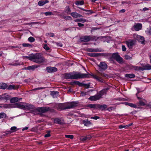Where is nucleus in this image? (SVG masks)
I'll use <instances>...</instances> for the list:
<instances>
[{"label":"nucleus","instance_id":"8fccbe9b","mask_svg":"<svg viewBox=\"0 0 151 151\" xmlns=\"http://www.w3.org/2000/svg\"><path fill=\"white\" fill-rule=\"evenodd\" d=\"M65 137L66 138H70L71 139H73L74 137L72 135H65Z\"/></svg>","mask_w":151,"mask_h":151},{"label":"nucleus","instance_id":"72a5a7b5","mask_svg":"<svg viewBox=\"0 0 151 151\" xmlns=\"http://www.w3.org/2000/svg\"><path fill=\"white\" fill-rule=\"evenodd\" d=\"M135 76V75L133 73L127 74L125 75V77L129 78H134Z\"/></svg>","mask_w":151,"mask_h":151},{"label":"nucleus","instance_id":"5fc2aeb1","mask_svg":"<svg viewBox=\"0 0 151 151\" xmlns=\"http://www.w3.org/2000/svg\"><path fill=\"white\" fill-rule=\"evenodd\" d=\"M125 59L127 60H128L129 59H131L132 58V57H130L129 55H125L124 56Z\"/></svg>","mask_w":151,"mask_h":151},{"label":"nucleus","instance_id":"a18cd8bd","mask_svg":"<svg viewBox=\"0 0 151 151\" xmlns=\"http://www.w3.org/2000/svg\"><path fill=\"white\" fill-rule=\"evenodd\" d=\"M74 83H75V84L78 85L79 86H83V83H80L78 81H74Z\"/></svg>","mask_w":151,"mask_h":151},{"label":"nucleus","instance_id":"774afa93","mask_svg":"<svg viewBox=\"0 0 151 151\" xmlns=\"http://www.w3.org/2000/svg\"><path fill=\"white\" fill-rule=\"evenodd\" d=\"M137 93L136 95L137 96H137H138V94L140 92V91L139 90V88H137Z\"/></svg>","mask_w":151,"mask_h":151},{"label":"nucleus","instance_id":"2eb2a0df","mask_svg":"<svg viewBox=\"0 0 151 151\" xmlns=\"http://www.w3.org/2000/svg\"><path fill=\"white\" fill-rule=\"evenodd\" d=\"M19 87V85H10L7 86V89L9 90L12 89L15 90L16 89H18Z\"/></svg>","mask_w":151,"mask_h":151},{"label":"nucleus","instance_id":"e433bc0d","mask_svg":"<svg viewBox=\"0 0 151 151\" xmlns=\"http://www.w3.org/2000/svg\"><path fill=\"white\" fill-rule=\"evenodd\" d=\"M23 64V63H22L20 62L15 63H10L8 64L9 65H12L14 66H16L17 65H21Z\"/></svg>","mask_w":151,"mask_h":151},{"label":"nucleus","instance_id":"bb28decb","mask_svg":"<svg viewBox=\"0 0 151 151\" xmlns=\"http://www.w3.org/2000/svg\"><path fill=\"white\" fill-rule=\"evenodd\" d=\"M87 51L88 52H100V51L99 50L98 48H89L88 49Z\"/></svg>","mask_w":151,"mask_h":151},{"label":"nucleus","instance_id":"7c9ffc66","mask_svg":"<svg viewBox=\"0 0 151 151\" xmlns=\"http://www.w3.org/2000/svg\"><path fill=\"white\" fill-rule=\"evenodd\" d=\"M151 69V65L149 64H147L144 66L143 68V70H150Z\"/></svg>","mask_w":151,"mask_h":151},{"label":"nucleus","instance_id":"a211bd4d","mask_svg":"<svg viewBox=\"0 0 151 151\" xmlns=\"http://www.w3.org/2000/svg\"><path fill=\"white\" fill-rule=\"evenodd\" d=\"M70 14L74 18H77L78 17H82L83 16L76 12L71 13Z\"/></svg>","mask_w":151,"mask_h":151},{"label":"nucleus","instance_id":"5701e85b","mask_svg":"<svg viewBox=\"0 0 151 151\" xmlns=\"http://www.w3.org/2000/svg\"><path fill=\"white\" fill-rule=\"evenodd\" d=\"M126 43L129 48H131L132 46L134 44L133 41L132 40H131L130 41H127L126 42Z\"/></svg>","mask_w":151,"mask_h":151},{"label":"nucleus","instance_id":"864d4df0","mask_svg":"<svg viewBox=\"0 0 151 151\" xmlns=\"http://www.w3.org/2000/svg\"><path fill=\"white\" fill-rule=\"evenodd\" d=\"M55 43L58 46H59L60 47H62L63 46V45L60 42H55Z\"/></svg>","mask_w":151,"mask_h":151},{"label":"nucleus","instance_id":"1a4fd4ad","mask_svg":"<svg viewBox=\"0 0 151 151\" xmlns=\"http://www.w3.org/2000/svg\"><path fill=\"white\" fill-rule=\"evenodd\" d=\"M98 67L99 68L100 71L101 70H105L107 69L108 68V66L107 64L104 62H100V64L98 65Z\"/></svg>","mask_w":151,"mask_h":151},{"label":"nucleus","instance_id":"423d86ee","mask_svg":"<svg viewBox=\"0 0 151 151\" xmlns=\"http://www.w3.org/2000/svg\"><path fill=\"white\" fill-rule=\"evenodd\" d=\"M45 60V58L41 53H37L33 54L32 60L33 62L38 64H41L43 63Z\"/></svg>","mask_w":151,"mask_h":151},{"label":"nucleus","instance_id":"f3484780","mask_svg":"<svg viewBox=\"0 0 151 151\" xmlns=\"http://www.w3.org/2000/svg\"><path fill=\"white\" fill-rule=\"evenodd\" d=\"M134 30L138 31L140 30L142 27V25L141 24L138 23L134 25Z\"/></svg>","mask_w":151,"mask_h":151},{"label":"nucleus","instance_id":"09e8293b","mask_svg":"<svg viewBox=\"0 0 151 151\" xmlns=\"http://www.w3.org/2000/svg\"><path fill=\"white\" fill-rule=\"evenodd\" d=\"M47 132V134L44 135L45 137H50L51 136L50 134V131L48 130Z\"/></svg>","mask_w":151,"mask_h":151},{"label":"nucleus","instance_id":"dca6fc26","mask_svg":"<svg viewBox=\"0 0 151 151\" xmlns=\"http://www.w3.org/2000/svg\"><path fill=\"white\" fill-rule=\"evenodd\" d=\"M124 104L126 105L129 106L131 107L138 109L140 108L136 104L127 102H124Z\"/></svg>","mask_w":151,"mask_h":151},{"label":"nucleus","instance_id":"9b49d317","mask_svg":"<svg viewBox=\"0 0 151 151\" xmlns=\"http://www.w3.org/2000/svg\"><path fill=\"white\" fill-rule=\"evenodd\" d=\"M47 71L49 73H54L58 70L57 69L54 67H47L46 69Z\"/></svg>","mask_w":151,"mask_h":151},{"label":"nucleus","instance_id":"cd10ccee","mask_svg":"<svg viewBox=\"0 0 151 151\" xmlns=\"http://www.w3.org/2000/svg\"><path fill=\"white\" fill-rule=\"evenodd\" d=\"M71 10L69 6H67L65 7L64 10V12L67 14H70Z\"/></svg>","mask_w":151,"mask_h":151},{"label":"nucleus","instance_id":"79ce46f5","mask_svg":"<svg viewBox=\"0 0 151 151\" xmlns=\"http://www.w3.org/2000/svg\"><path fill=\"white\" fill-rule=\"evenodd\" d=\"M22 45L24 47H32L33 45L32 44H29V43H23Z\"/></svg>","mask_w":151,"mask_h":151},{"label":"nucleus","instance_id":"aec40b11","mask_svg":"<svg viewBox=\"0 0 151 151\" xmlns=\"http://www.w3.org/2000/svg\"><path fill=\"white\" fill-rule=\"evenodd\" d=\"M78 7L79 9L83 10V11L87 12L86 13V14H91L94 13L93 11L91 10L85 9L83 8L79 7Z\"/></svg>","mask_w":151,"mask_h":151},{"label":"nucleus","instance_id":"4c0bfd02","mask_svg":"<svg viewBox=\"0 0 151 151\" xmlns=\"http://www.w3.org/2000/svg\"><path fill=\"white\" fill-rule=\"evenodd\" d=\"M7 116L6 114L4 112L0 113V119H5Z\"/></svg>","mask_w":151,"mask_h":151},{"label":"nucleus","instance_id":"f257e3e1","mask_svg":"<svg viewBox=\"0 0 151 151\" xmlns=\"http://www.w3.org/2000/svg\"><path fill=\"white\" fill-rule=\"evenodd\" d=\"M88 74H82L78 72L73 71V72L67 73L64 74V78L66 79H75L86 78L89 77Z\"/></svg>","mask_w":151,"mask_h":151},{"label":"nucleus","instance_id":"b1692460","mask_svg":"<svg viewBox=\"0 0 151 151\" xmlns=\"http://www.w3.org/2000/svg\"><path fill=\"white\" fill-rule=\"evenodd\" d=\"M49 2L48 0H41L38 2V4L39 6H41L44 5L46 3H48Z\"/></svg>","mask_w":151,"mask_h":151},{"label":"nucleus","instance_id":"69168bd1","mask_svg":"<svg viewBox=\"0 0 151 151\" xmlns=\"http://www.w3.org/2000/svg\"><path fill=\"white\" fill-rule=\"evenodd\" d=\"M78 25L79 27H81L84 26V24H82L81 23H78Z\"/></svg>","mask_w":151,"mask_h":151},{"label":"nucleus","instance_id":"c9c22d12","mask_svg":"<svg viewBox=\"0 0 151 151\" xmlns=\"http://www.w3.org/2000/svg\"><path fill=\"white\" fill-rule=\"evenodd\" d=\"M33 53L30 54L29 56H24L23 57L24 59H29L31 61L32 60Z\"/></svg>","mask_w":151,"mask_h":151},{"label":"nucleus","instance_id":"37998d69","mask_svg":"<svg viewBox=\"0 0 151 151\" xmlns=\"http://www.w3.org/2000/svg\"><path fill=\"white\" fill-rule=\"evenodd\" d=\"M35 40V38L32 37H30L28 39V40L30 42H34Z\"/></svg>","mask_w":151,"mask_h":151},{"label":"nucleus","instance_id":"412c9836","mask_svg":"<svg viewBox=\"0 0 151 151\" xmlns=\"http://www.w3.org/2000/svg\"><path fill=\"white\" fill-rule=\"evenodd\" d=\"M9 99L8 95H6V94H4L0 95V100H8Z\"/></svg>","mask_w":151,"mask_h":151},{"label":"nucleus","instance_id":"58836bf2","mask_svg":"<svg viewBox=\"0 0 151 151\" xmlns=\"http://www.w3.org/2000/svg\"><path fill=\"white\" fill-rule=\"evenodd\" d=\"M86 20L85 19L80 18L75 20L74 21L76 22H82V23H84L86 22Z\"/></svg>","mask_w":151,"mask_h":151},{"label":"nucleus","instance_id":"338daca9","mask_svg":"<svg viewBox=\"0 0 151 151\" xmlns=\"http://www.w3.org/2000/svg\"><path fill=\"white\" fill-rule=\"evenodd\" d=\"M99 76L101 77H103L105 76V74L103 73H100V72H98Z\"/></svg>","mask_w":151,"mask_h":151},{"label":"nucleus","instance_id":"de8ad7c7","mask_svg":"<svg viewBox=\"0 0 151 151\" xmlns=\"http://www.w3.org/2000/svg\"><path fill=\"white\" fill-rule=\"evenodd\" d=\"M46 35L47 36H49L50 37H54L55 36L54 34L51 32L47 33L46 34Z\"/></svg>","mask_w":151,"mask_h":151},{"label":"nucleus","instance_id":"3c124183","mask_svg":"<svg viewBox=\"0 0 151 151\" xmlns=\"http://www.w3.org/2000/svg\"><path fill=\"white\" fill-rule=\"evenodd\" d=\"M43 48L46 50H48L50 49V48L47 46V44H45L44 45Z\"/></svg>","mask_w":151,"mask_h":151},{"label":"nucleus","instance_id":"49530a36","mask_svg":"<svg viewBox=\"0 0 151 151\" xmlns=\"http://www.w3.org/2000/svg\"><path fill=\"white\" fill-rule=\"evenodd\" d=\"M44 14L46 16H50V15H53V13L52 12H45L44 13Z\"/></svg>","mask_w":151,"mask_h":151},{"label":"nucleus","instance_id":"a878e982","mask_svg":"<svg viewBox=\"0 0 151 151\" xmlns=\"http://www.w3.org/2000/svg\"><path fill=\"white\" fill-rule=\"evenodd\" d=\"M7 84L2 83H0V89H5L7 88Z\"/></svg>","mask_w":151,"mask_h":151},{"label":"nucleus","instance_id":"2f4dec72","mask_svg":"<svg viewBox=\"0 0 151 151\" xmlns=\"http://www.w3.org/2000/svg\"><path fill=\"white\" fill-rule=\"evenodd\" d=\"M75 4L77 6L82 5L84 4V2L83 0L81 1H78L75 2Z\"/></svg>","mask_w":151,"mask_h":151},{"label":"nucleus","instance_id":"c756f323","mask_svg":"<svg viewBox=\"0 0 151 151\" xmlns=\"http://www.w3.org/2000/svg\"><path fill=\"white\" fill-rule=\"evenodd\" d=\"M97 104H89L87 105V107L90 108H93L95 109H97Z\"/></svg>","mask_w":151,"mask_h":151},{"label":"nucleus","instance_id":"ddd939ff","mask_svg":"<svg viewBox=\"0 0 151 151\" xmlns=\"http://www.w3.org/2000/svg\"><path fill=\"white\" fill-rule=\"evenodd\" d=\"M22 98H18L17 97H14L12 98L10 100V102L11 104L13 103H15L16 102H18L22 99Z\"/></svg>","mask_w":151,"mask_h":151},{"label":"nucleus","instance_id":"f704fd0d","mask_svg":"<svg viewBox=\"0 0 151 151\" xmlns=\"http://www.w3.org/2000/svg\"><path fill=\"white\" fill-rule=\"evenodd\" d=\"M93 78H94L95 79H96L97 81L101 82H103V79H102L100 77H99L98 76H96V75H93Z\"/></svg>","mask_w":151,"mask_h":151},{"label":"nucleus","instance_id":"13d9d810","mask_svg":"<svg viewBox=\"0 0 151 151\" xmlns=\"http://www.w3.org/2000/svg\"><path fill=\"white\" fill-rule=\"evenodd\" d=\"M83 86H84L87 88H89L90 85L89 84L83 83Z\"/></svg>","mask_w":151,"mask_h":151},{"label":"nucleus","instance_id":"bf43d9fd","mask_svg":"<svg viewBox=\"0 0 151 151\" xmlns=\"http://www.w3.org/2000/svg\"><path fill=\"white\" fill-rule=\"evenodd\" d=\"M137 112V111L134 110L132 112H131L130 113V114L132 115H133L135 114Z\"/></svg>","mask_w":151,"mask_h":151},{"label":"nucleus","instance_id":"4be33fe9","mask_svg":"<svg viewBox=\"0 0 151 151\" xmlns=\"http://www.w3.org/2000/svg\"><path fill=\"white\" fill-rule=\"evenodd\" d=\"M54 123L59 124H62L63 123L62 122L61 120L59 118H56L54 119Z\"/></svg>","mask_w":151,"mask_h":151},{"label":"nucleus","instance_id":"c03bdc74","mask_svg":"<svg viewBox=\"0 0 151 151\" xmlns=\"http://www.w3.org/2000/svg\"><path fill=\"white\" fill-rule=\"evenodd\" d=\"M63 18L66 20H71L72 19V18L70 16H65L63 17Z\"/></svg>","mask_w":151,"mask_h":151},{"label":"nucleus","instance_id":"39448f33","mask_svg":"<svg viewBox=\"0 0 151 151\" xmlns=\"http://www.w3.org/2000/svg\"><path fill=\"white\" fill-rule=\"evenodd\" d=\"M23 102H20L14 104H4L2 106V108L3 107L5 109L17 108L24 109L25 107L24 105L23 104Z\"/></svg>","mask_w":151,"mask_h":151},{"label":"nucleus","instance_id":"6e6d98bb","mask_svg":"<svg viewBox=\"0 0 151 151\" xmlns=\"http://www.w3.org/2000/svg\"><path fill=\"white\" fill-rule=\"evenodd\" d=\"M12 133V132L11 131H7L5 134H4V136H6L9 134H10Z\"/></svg>","mask_w":151,"mask_h":151},{"label":"nucleus","instance_id":"393cba45","mask_svg":"<svg viewBox=\"0 0 151 151\" xmlns=\"http://www.w3.org/2000/svg\"><path fill=\"white\" fill-rule=\"evenodd\" d=\"M101 55L100 53H88V55L91 57H97Z\"/></svg>","mask_w":151,"mask_h":151},{"label":"nucleus","instance_id":"7ed1b4c3","mask_svg":"<svg viewBox=\"0 0 151 151\" xmlns=\"http://www.w3.org/2000/svg\"><path fill=\"white\" fill-rule=\"evenodd\" d=\"M49 111L51 112H54V110L51 109L50 107L48 106L42 107L34 108L31 110L30 113L35 114H37L38 112H39L40 113V114H41L42 113H46Z\"/></svg>","mask_w":151,"mask_h":151},{"label":"nucleus","instance_id":"20e7f679","mask_svg":"<svg viewBox=\"0 0 151 151\" xmlns=\"http://www.w3.org/2000/svg\"><path fill=\"white\" fill-rule=\"evenodd\" d=\"M109 89V88H107L104 89L99 92L94 96H91L88 98V99L91 101H95L99 100L102 96L104 94H106L107 91Z\"/></svg>","mask_w":151,"mask_h":151},{"label":"nucleus","instance_id":"4468645a","mask_svg":"<svg viewBox=\"0 0 151 151\" xmlns=\"http://www.w3.org/2000/svg\"><path fill=\"white\" fill-rule=\"evenodd\" d=\"M107 107V105L106 104L100 105L97 104V109L101 110L103 111Z\"/></svg>","mask_w":151,"mask_h":151},{"label":"nucleus","instance_id":"a19ab883","mask_svg":"<svg viewBox=\"0 0 151 151\" xmlns=\"http://www.w3.org/2000/svg\"><path fill=\"white\" fill-rule=\"evenodd\" d=\"M83 122L85 126H89L91 124V122L88 121H86L83 120Z\"/></svg>","mask_w":151,"mask_h":151},{"label":"nucleus","instance_id":"680f3d73","mask_svg":"<svg viewBox=\"0 0 151 151\" xmlns=\"http://www.w3.org/2000/svg\"><path fill=\"white\" fill-rule=\"evenodd\" d=\"M122 50L123 51H125L126 50V48L125 46L123 45L122 46Z\"/></svg>","mask_w":151,"mask_h":151},{"label":"nucleus","instance_id":"603ef678","mask_svg":"<svg viewBox=\"0 0 151 151\" xmlns=\"http://www.w3.org/2000/svg\"><path fill=\"white\" fill-rule=\"evenodd\" d=\"M17 129V127H12L10 129L11 130V131L12 132V133L13 132H15L16 131V129Z\"/></svg>","mask_w":151,"mask_h":151},{"label":"nucleus","instance_id":"0e129e2a","mask_svg":"<svg viewBox=\"0 0 151 151\" xmlns=\"http://www.w3.org/2000/svg\"><path fill=\"white\" fill-rule=\"evenodd\" d=\"M114 109V108L112 107H110L107 108V110L109 111H111Z\"/></svg>","mask_w":151,"mask_h":151},{"label":"nucleus","instance_id":"9d476101","mask_svg":"<svg viewBox=\"0 0 151 151\" xmlns=\"http://www.w3.org/2000/svg\"><path fill=\"white\" fill-rule=\"evenodd\" d=\"M137 98L139 100V102L136 103L137 105L138 104H139V105L137 106H138L139 107V106H144L145 105V101L144 99H143L139 96H137Z\"/></svg>","mask_w":151,"mask_h":151},{"label":"nucleus","instance_id":"052dcab7","mask_svg":"<svg viewBox=\"0 0 151 151\" xmlns=\"http://www.w3.org/2000/svg\"><path fill=\"white\" fill-rule=\"evenodd\" d=\"M127 127L126 125H120L119 126V129H121Z\"/></svg>","mask_w":151,"mask_h":151},{"label":"nucleus","instance_id":"e2e57ef3","mask_svg":"<svg viewBox=\"0 0 151 151\" xmlns=\"http://www.w3.org/2000/svg\"><path fill=\"white\" fill-rule=\"evenodd\" d=\"M58 93H59L58 91H53L51 92V94L53 95H55L57 94H58Z\"/></svg>","mask_w":151,"mask_h":151},{"label":"nucleus","instance_id":"0eeeda50","mask_svg":"<svg viewBox=\"0 0 151 151\" xmlns=\"http://www.w3.org/2000/svg\"><path fill=\"white\" fill-rule=\"evenodd\" d=\"M109 59L110 62L113 63L115 62L114 60H116L119 64H122L124 63L123 58L120 56L118 52L112 54L111 56L109 58Z\"/></svg>","mask_w":151,"mask_h":151},{"label":"nucleus","instance_id":"6e6552de","mask_svg":"<svg viewBox=\"0 0 151 151\" xmlns=\"http://www.w3.org/2000/svg\"><path fill=\"white\" fill-rule=\"evenodd\" d=\"M94 40V38L90 35H85L80 38V40L81 42H88L90 41H93Z\"/></svg>","mask_w":151,"mask_h":151},{"label":"nucleus","instance_id":"c85d7f7f","mask_svg":"<svg viewBox=\"0 0 151 151\" xmlns=\"http://www.w3.org/2000/svg\"><path fill=\"white\" fill-rule=\"evenodd\" d=\"M137 39L142 44H143L145 41L144 38L143 36H140L137 37Z\"/></svg>","mask_w":151,"mask_h":151},{"label":"nucleus","instance_id":"f8f14e48","mask_svg":"<svg viewBox=\"0 0 151 151\" xmlns=\"http://www.w3.org/2000/svg\"><path fill=\"white\" fill-rule=\"evenodd\" d=\"M24 106L25 108L24 110L27 109L29 110L35 108V106L34 105L28 103H26L25 105H24Z\"/></svg>","mask_w":151,"mask_h":151},{"label":"nucleus","instance_id":"473e14b6","mask_svg":"<svg viewBox=\"0 0 151 151\" xmlns=\"http://www.w3.org/2000/svg\"><path fill=\"white\" fill-rule=\"evenodd\" d=\"M92 138L91 136L88 135L85 137H84L82 138V140L83 141H85L86 140H88Z\"/></svg>","mask_w":151,"mask_h":151},{"label":"nucleus","instance_id":"4d7b16f0","mask_svg":"<svg viewBox=\"0 0 151 151\" xmlns=\"http://www.w3.org/2000/svg\"><path fill=\"white\" fill-rule=\"evenodd\" d=\"M91 119L96 120L97 119H99L100 118V117L98 116H94L93 117H91Z\"/></svg>","mask_w":151,"mask_h":151},{"label":"nucleus","instance_id":"f03ea898","mask_svg":"<svg viewBox=\"0 0 151 151\" xmlns=\"http://www.w3.org/2000/svg\"><path fill=\"white\" fill-rule=\"evenodd\" d=\"M78 104V101L67 102L63 103H59L58 104L56 107L58 110H62L73 108L77 106Z\"/></svg>","mask_w":151,"mask_h":151},{"label":"nucleus","instance_id":"ea45409f","mask_svg":"<svg viewBox=\"0 0 151 151\" xmlns=\"http://www.w3.org/2000/svg\"><path fill=\"white\" fill-rule=\"evenodd\" d=\"M134 68L136 70H142L143 71V67L139 66H134Z\"/></svg>","mask_w":151,"mask_h":151},{"label":"nucleus","instance_id":"6ab92c4d","mask_svg":"<svg viewBox=\"0 0 151 151\" xmlns=\"http://www.w3.org/2000/svg\"><path fill=\"white\" fill-rule=\"evenodd\" d=\"M40 65H32L28 66V70H31L32 71L35 70L36 68L39 67Z\"/></svg>","mask_w":151,"mask_h":151}]
</instances>
